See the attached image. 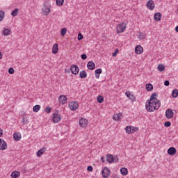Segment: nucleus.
<instances>
[{
	"instance_id": "obj_37",
	"label": "nucleus",
	"mask_w": 178,
	"mask_h": 178,
	"mask_svg": "<svg viewBox=\"0 0 178 178\" xmlns=\"http://www.w3.org/2000/svg\"><path fill=\"white\" fill-rule=\"evenodd\" d=\"M97 102H99V104H102V102H104V97L99 95L97 97Z\"/></svg>"
},
{
	"instance_id": "obj_36",
	"label": "nucleus",
	"mask_w": 178,
	"mask_h": 178,
	"mask_svg": "<svg viewBox=\"0 0 178 178\" xmlns=\"http://www.w3.org/2000/svg\"><path fill=\"white\" fill-rule=\"evenodd\" d=\"M131 126H127L125 128L126 130V133H127V134H131Z\"/></svg>"
},
{
	"instance_id": "obj_33",
	"label": "nucleus",
	"mask_w": 178,
	"mask_h": 178,
	"mask_svg": "<svg viewBox=\"0 0 178 178\" xmlns=\"http://www.w3.org/2000/svg\"><path fill=\"white\" fill-rule=\"evenodd\" d=\"M40 109H41V106H40L38 104L34 106L33 108V111L34 112H38Z\"/></svg>"
},
{
	"instance_id": "obj_22",
	"label": "nucleus",
	"mask_w": 178,
	"mask_h": 178,
	"mask_svg": "<svg viewBox=\"0 0 178 178\" xmlns=\"http://www.w3.org/2000/svg\"><path fill=\"white\" fill-rule=\"evenodd\" d=\"M102 73V69L99 68L95 71V76L96 79H99V75Z\"/></svg>"
},
{
	"instance_id": "obj_7",
	"label": "nucleus",
	"mask_w": 178,
	"mask_h": 178,
	"mask_svg": "<svg viewBox=\"0 0 178 178\" xmlns=\"http://www.w3.org/2000/svg\"><path fill=\"white\" fill-rule=\"evenodd\" d=\"M70 70L72 74H74L75 76L79 74V66L76 65H72L70 67Z\"/></svg>"
},
{
	"instance_id": "obj_25",
	"label": "nucleus",
	"mask_w": 178,
	"mask_h": 178,
	"mask_svg": "<svg viewBox=\"0 0 178 178\" xmlns=\"http://www.w3.org/2000/svg\"><path fill=\"white\" fill-rule=\"evenodd\" d=\"M20 176V172L18 171H14L11 173V177L12 178H17Z\"/></svg>"
},
{
	"instance_id": "obj_1",
	"label": "nucleus",
	"mask_w": 178,
	"mask_h": 178,
	"mask_svg": "<svg viewBox=\"0 0 178 178\" xmlns=\"http://www.w3.org/2000/svg\"><path fill=\"white\" fill-rule=\"evenodd\" d=\"M161 106V101L159 100H149L146 102L145 108L147 112H154L158 111Z\"/></svg>"
},
{
	"instance_id": "obj_11",
	"label": "nucleus",
	"mask_w": 178,
	"mask_h": 178,
	"mask_svg": "<svg viewBox=\"0 0 178 178\" xmlns=\"http://www.w3.org/2000/svg\"><path fill=\"white\" fill-rule=\"evenodd\" d=\"M58 101L60 104H62V105H65V104L67 101V97H66L65 95H62L58 97Z\"/></svg>"
},
{
	"instance_id": "obj_23",
	"label": "nucleus",
	"mask_w": 178,
	"mask_h": 178,
	"mask_svg": "<svg viewBox=\"0 0 178 178\" xmlns=\"http://www.w3.org/2000/svg\"><path fill=\"white\" fill-rule=\"evenodd\" d=\"M158 97V93L156 92H153L152 94V95L150 96V99L149 100H152V101H159V99H158L156 97Z\"/></svg>"
},
{
	"instance_id": "obj_47",
	"label": "nucleus",
	"mask_w": 178,
	"mask_h": 178,
	"mask_svg": "<svg viewBox=\"0 0 178 178\" xmlns=\"http://www.w3.org/2000/svg\"><path fill=\"white\" fill-rule=\"evenodd\" d=\"M170 84V82H169V81L166 80L164 81V86H165V87H168Z\"/></svg>"
},
{
	"instance_id": "obj_34",
	"label": "nucleus",
	"mask_w": 178,
	"mask_h": 178,
	"mask_svg": "<svg viewBox=\"0 0 178 178\" xmlns=\"http://www.w3.org/2000/svg\"><path fill=\"white\" fill-rule=\"evenodd\" d=\"M3 17H5V11L0 10V22L3 20Z\"/></svg>"
},
{
	"instance_id": "obj_17",
	"label": "nucleus",
	"mask_w": 178,
	"mask_h": 178,
	"mask_svg": "<svg viewBox=\"0 0 178 178\" xmlns=\"http://www.w3.org/2000/svg\"><path fill=\"white\" fill-rule=\"evenodd\" d=\"M106 161L108 163H113V162H118V157L115 159L113 156H106Z\"/></svg>"
},
{
	"instance_id": "obj_29",
	"label": "nucleus",
	"mask_w": 178,
	"mask_h": 178,
	"mask_svg": "<svg viewBox=\"0 0 178 178\" xmlns=\"http://www.w3.org/2000/svg\"><path fill=\"white\" fill-rule=\"evenodd\" d=\"M3 34L6 37H8V35H10V30H9L8 29H4L3 31Z\"/></svg>"
},
{
	"instance_id": "obj_13",
	"label": "nucleus",
	"mask_w": 178,
	"mask_h": 178,
	"mask_svg": "<svg viewBox=\"0 0 178 178\" xmlns=\"http://www.w3.org/2000/svg\"><path fill=\"white\" fill-rule=\"evenodd\" d=\"M88 123V121L86 118H81L79 120V124L81 127H87Z\"/></svg>"
},
{
	"instance_id": "obj_21",
	"label": "nucleus",
	"mask_w": 178,
	"mask_h": 178,
	"mask_svg": "<svg viewBox=\"0 0 178 178\" xmlns=\"http://www.w3.org/2000/svg\"><path fill=\"white\" fill-rule=\"evenodd\" d=\"M120 173L122 176H127L129 175V170L126 168H122L120 169Z\"/></svg>"
},
{
	"instance_id": "obj_52",
	"label": "nucleus",
	"mask_w": 178,
	"mask_h": 178,
	"mask_svg": "<svg viewBox=\"0 0 178 178\" xmlns=\"http://www.w3.org/2000/svg\"><path fill=\"white\" fill-rule=\"evenodd\" d=\"M113 178H120V177H119V175H113Z\"/></svg>"
},
{
	"instance_id": "obj_50",
	"label": "nucleus",
	"mask_w": 178,
	"mask_h": 178,
	"mask_svg": "<svg viewBox=\"0 0 178 178\" xmlns=\"http://www.w3.org/2000/svg\"><path fill=\"white\" fill-rule=\"evenodd\" d=\"M125 95L127 97V98H129V97H131V93H130V92L127 91V92H126Z\"/></svg>"
},
{
	"instance_id": "obj_8",
	"label": "nucleus",
	"mask_w": 178,
	"mask_h": 178,
	"mask_svg": "<svg viewBox=\"0 0 178 178\" xmlns=\"http://www.w3.org/2000/svg\"><path fill=\"white\" fill-rule=\"evenodd\" d=\"M146 5L149 10H154V8H155V3H154L152 0H149Z\"/></svg>"
},
{
	"instance_id": "obj_18",
	"label": "nucleus",
	"mask_w": 178,
	"mask_h": 178,
	"mask_svg": "<svg viewBox=\"0 0 178 178\" xmlns=\"http://www.w3.org/2000/svg\"><path fill=\"white\" fill-rule=\"evenodd\" d=\"M59 51V47L58 46V44L56 43L53 45L52 47V54H54V55H56V54H58V51Z\"/></svg>"
},
{
	"instance_id": "obj_28",
	"label": "nucleus",
	"mask_w": 178,
	"mask_h": 178,
	"mask_svg": "<svg viewBox=\"0 0 178 178\" xmlns=\"http://www.w3.org/2000/svg\"><path fill=\"white\" fill-rule=\"evenodd\" d=\"M172 98H177L178 97V90L174 89L172 92Z\"/></svg>"
},
{
	"instance_id": "obj_31",
	"label": "nucleus",
	"mask_w": 178,
	"mask_h": 178,
	"mask_svg": "<svg viewBox=\"0 0 178 178\" xmlns=\"http://www.w3.org/2000/svg\"><path fill=\"white\" fill-rule=\"evenodd\" d=\"M157 69L159 72H163V70H165V65L163 64H160L158 65Z\"/></svg>"
},
{
	"instance_id": "obj_6",
	"label": "nucleus",
	"mask_w": 178,
	"mask_h": 178,
	"mask_svg": "<svg viewBox=\"0 0 178 178\" xmlns=\"http://www.w3.org/2000/svg\"><path fill=\"white\" fill-rule=\"evenodd\" d=\"M69 108L71 111H76L79 108V103L77 102H71L69 104Z\"/></svg>"
},
{
	"instance_id": "obj_54",
	"label": "nucleus",
	"mask_w": 178,
	"mask_h": 178,
	"mask_svg": "<svg viewBox=\"0 0 178 178\" xmlns=\"http://www.w3.org/2000/svg\"><path fill=\"white\" fill-rule=\"evenodd\" d=\"M3 56V54L0 51V60L2 59V57Z\"/></svg>"
},
{
	"instance_id": "obj_15",
	"label": "nucleus",
	"mask_w": 178,
	"mask_h": 178,
	"mask_svg": "<svg viewBox=\"0 0 178 178\" xmlns=\"http://www.w3.org/2000/svg\"><path fill=\"white\" fill-rule=\"evenodd\" d=\"M176 152H177V150L174 147H171L168 149V154L171 156H173V155H175Z\"/></svg>"
},
{
	"instance_id": "obj_56",
	"label": "nucleus",
	"mask_w": 178,
	"mask_h": 178,
	"mask_svg": "<svg viewBox=\"0 0 178 178\" xmlns=\"http://www.w3.org/2000/svg\"><path fill=\"white\" fill-rule=\"evenodd\" d=\"M175 31L178 33V25L175 27Z\"/></svg>"
},
{
	"instance_id": "obj_26",
	"label": "nucleus",
	"mask_w": 178,
	"mask_h": 178,
	"mask_svg": "<svg viewBox=\"0 0 178 178\" xmlns=\"http://www.w3.org/2000/svg\"><path fill=\"white\" fill-rule=\"evenodd\" d=\"M17 15H19V8H15L12 11L11 16H13V17H16Z\"/></svg>"
},
{
	"instance_id": "obj_53",
	"label": "nucleus",
	"mask_w": 178,
	"mask_h": 178,
	"mask_svg": "<svg viewBox=\"0 0 178 178\" xmlns=\"http://www.w3.org/2000/svg\"><path fill=\"white\" fill-rule=\"evenodd\" d=\"M102 162H105V157H101Z\"/></svg>"
},
{
	"instance_id": "obj_14",
	"label": "nucleus",
	"mask_w": 178,
	"mask_h": 178,
	"mask_svg": "<svg viewBox=\"0 0 178 178\" xmlns=\"http://www.w3.org/2000/svg\"><path fill=\"white\" fill-rule=\"evenodd\" d=\"M88 70H94L95 69V63L92 61H89L87 64Z\"/></svg>"
},
{
	"instance_id": "obj_20",
	"label": "nucleus",
	"mask_w": 178,
	"mask_h": 178,
	"mask_svg": "<svg viewBox=\"0 0 178 178\" xmlns=\"http://www.w3.org/2000/svg\"><path fill=\"white\" fill-rule=\"evenodd\" d=\"M154 20L159 22L162 19V14L161 13H156L154 15Z\"/></svg>"
},
{
	"instance_id": "obj_40",
	"label": "nucleus",
	"mask_w": 178,
	"mask_h": 178,
	"mask_svg": "<svg viewBox=\"0 0 178 178\" xmlns=\"http://www.w3.org/2000/svg\"><path fill=\"white\" fill-rule=\"evenodd\" d=\"M138 131V127L131 126V134Z\"/></svg>"
},
{
	"instance_id": "obj_30",
	"label": "nucleus",
	"mask_w": 178,
	"mask_h": 178,
	"mask_svg": "<svg viewBox=\"0 0 178 178\" xmlns=\"http://www.w3.org/2000/svg\"><path fill=\"white\" fill-rule=\"evenodd\" d=\"M120 116H122V113H118L115 115L113 118L114 120H116L117 122H119L120 120Z\"/></svg>"
},
{
	"instance_id": "obj_42",
	"label": "nucleus",
	"mask_w": 178,
	"mask_h": 178,
	"mask_svg": "<svg viewBox=\"0 0 178 178\" xmlns=\"http://www.w3.org/2000/svg\"><path fill=\"white\" fill-rule=\"evenodd\" d=\"M138 38H139V40H144V38H145V35L140 33L138 35Z\"/></svg>"
},
{
	"instance_id": "obj_32",
	"label": "nucleus",
	"mask_w": 178,
	"mask_h": 178,
	"mask_svg": "<svg viewBox=\"0 0 178 178\" xmlns=\"http://www.w3.org/2000/svg\"><path fill=\"white\" fill-rule=\"evenodd\" d=\"M57 6H62L65 3V0H56Z\"/></svg>"
},
{
	"instance_id": "obj_12",
	"label": "nucleus",
	"mask_w": 178,
	"mask_h": 178,
	"mask_svg": "<svg viewBox=\"0 0 178 178\" xmlns=\"http://www.w3.org/2000/svg\"><path fill=\"white\" fill-rule=\"evenodd\" d=\"M173 111L172 109H168L165 111V116L167 118V119H172V118H173Z\"/></svg>"
},
{
	"instance_id": "obj_46",
	"label": "nucleus",
	"mask_w": 178,
	"mask_h": 178,
	"mask_svg": "<svg viewBox=\"0 0 178 178\" xmlns=\"http://www.w3.org/2000/svg\"><path fill=\"white\" fill-rule=\"evenodd\" d=\"M129 99H131L132 101V102H134V101H136V97H134V95H131V96L129 97Z\"/></svg>"
},
{
	"instance_id": "obj_27",
	"label": "nucleus",
	"mask_w": 178,
	"mask_h": 178,
	"mask_svg": "<svg viewBox=\"0 0 178 178\" xmlns=\"http://www.w3.org/2000/svg\"><path fill=\"white\" fill-rule=\"evenodd\" d=\"M146 90L147 91H152L154 90V86H152L151 83H147Z\"/></svg>"
},
{
	"instance_id": "obj_38",
	"label": "nucleus",
	"mask_w": 178,
	"mask_h": 178,
	"mask_svg": "<svg viewBox=\"0 0 178 178\" xmlns=\"http://www.w3.org/2000/svg\"><path fill=\"white\" fill-rule=\"evenodd\" d=\"M23 124H29V120L26 117L22 118Z\"/></svg>"
},
{
	"instance_id": "obj_5",
	"label": "nucleus",
	"mask_w": 178,
	"mask_h": 178,
	"mask_svg": "<svg viewBox=\"0 0 178 178\" xmlns=\"http://www.w3.org/2000/svg\"><path fill=\"white\" fill-rule=\"evenodd\" d=\"M62 120V115L60 114L54 113L53 114L52 121L54 123H59Z\"/></svg>"
},
{
	"instance_id": "obj_57",
	"label": "nucleus",
	"mask_w": 178,
	"mask_h": 178,
	"mask_svg": "<svg viewBox=\"0 0 178 178\" xmlns=\"http://www.w3.org/2000/svg\"><path fill=\"white\" fill-rule=\"evenodd\" d=\"M106 156H113V155L111 154H107Z\"/></svg>"
},
{
	"instance_id": "obj_10",
	"label": "nucleus",
	"mask_w": 178,
	"mask_h": 178,
	"mask_svg": "<svg viewBox=\"0 0 178 178\" xmlns=\"http://www.w3.org/2000/svg\"><path fill=\"white\" fill-rule=\"evenodd\" d=\"M135 52L137 54V55H140V54H143L144 52V49H143V47L141 45H138L135 48Z\"/></svg>"
},
{
	"instance_id": "obj_24",
	"label": "nucleus",
	"mask_w": 178,
	"mask_h": 178,
	"mask_svg": "<svg viewBox=\"0 0 178 178\" xmlns=\"http://www.w3.org/2000/svg\"><path fill=\"white\" fill-rule=\"evenodd\" d=\"M80 79H86L87 77V72L86 70L81 71L79 73Z\"/></svg>"
},
{
	"instance_id": "obj_55",
	"label": "nucleus",
	"mask_w": 178,
	"mask_h": 178,
	"mask_svg": "<svg viewBox=\"0 0 178 178\" xmlns=\"http://www.w3.org/2000/svg\"><path fill=\"white\" fill-rule=\"evenodd\" d=\"M65 72H66L67 73H70L71 70H65Z\"/></svg>"
},
{
	"instance_id": "obj_16",
	"label": "nucleus",
	"mask_w": 178,
	"mask_h": 178,
	"mask_svg": "<svg viewBox=\"0 0 178 178\" xmlns=\"http://www.w3.org/2000/svg\"><path fill=\"white\" fill-rule=\"evenodd\" d=\"M13 138L15 141H20V140L22 139V134H20V133L19 132L14 133Z\"/></svg>"
},
{
	"instance_id": "obj_19",
	"label": "nucleus",
	"mask_w": 178,
	"mask_h": 178,
	"mask_svg": "<svg viewBox=\"0 0 178 178\" xmlns=\"http://www.w3.org/2000/svg\"><path fill=\"white\" fill-rule=\"evenodd\" d=\"M47 151V147H43L38 150L36 153L37 156H41V155H44Z\"/></svg>"
},
{
	"instance_id": "obj_45",
	"label": "nucleus",
	"mask_w": 178,
	"mask_h": 178,
	"mask_svg": "<svg viewBox=\"0 0 178 178\" xmlns=\"http://www.w3.org/2000/svg\"><path fill=\"white\" fill-rule=\"evenodd\" d=\"M81 59H83V60H86V59H87V54H81Z\"/></svg>"
},
{
	"instance_id": "obj_39",
	"label": "nucleus",
	"mask_w": 178,
	"mask_h": 178,
	"mask_svg": "<svg viewBox=\"0 0 178 178\" xmlns=\"http://www.w3.org/2000/svg\"><path fill=\"white\" fill-rule=\"evenodd\" d=\"M52 111V108L51 107H46V108L44 109V112H46L47 113H51Z\"/></svg>"
},
{
	"instance_id": "obj_4",
	"label": "nucleus",
	"mask_w": 178,
	"mask_h": 178,
	"mask_svg": "<svg viewBox=\"0 0 178 178\" xmlns=\"http://www.w3.org/2000/svg\"><path fill=\"white\" fill-rule=\"evenodd\" d=\"M126 26H127L126 23H122L118 24L116 28L118 34H120L121 33H123V31L126 30V27H127Z\"/></svg>"
},
{
	"instance_id": "obj_41",
	"label": "nucleus",
	"mask_w": 178,
	"mask_h": 178,
	"mask_svg": "<svg viewBox=\"0 0 178 178\" xmlns=\"http://www.w3.org/2000/svg\"><path fill=\"white\" fill-rule=\"evenodd\" d=\"M164 126L165 127H170V126H172V123L170 121H167L164 123Z\"/></svg>"
},
{
	"instance_id": "obj_9",
	"label": "nucleus",
	"mask_w": 178,
	"mask_h": 178,
	"mask_svg": "<svg viewBox=\"0 0 178 178\" xmlns=\"http://www.w3.org/2000/svg\"><path fill=\"white\" fill-rule=\"evenodd\" d=\"M6 148H8V144H6V142L3 139L0 138V149L3 151Z\"/></svg>"
},
{
	"instance_id": "obj_48",
	"label": "nucleus",
	"mask_w": 178,
	"mask_h": 178,
	"mask_svg": "<svg viewBox=\"0 0 178 178\" xmlns=\"http://www.w3.org/2000/svg\"><path fill=\"white\" fill-rule=\"evenodd\" d=\"M87 170L88 172H92V170H93L92 166H91V165L88 166Z\"/></svg>"
},
{
	"instance_id": "obj_43",
	"label": "nucleus",
	"mask_w": 178,
	"mask_h": 178,
	"mask_svg": "<svg viewBox=\"0 0 178 178\" xmlns=\"http://www.w3.org/2000/svg\"><path fill=\"white\" fill-rule=\"evenodd\" d=\"M83 38H84V37L81 35V33H79L78 34V41H81V40H83Z\"/></svg>"
},
{
	"instance_id": "obj_2",
	"label": "nucleus",
	"mask_w": 178,
	"mask_h": 178,
	"mask_svg": "<svg viewBox=\"0 0 178 178\" xmlns=\"http://www.w3.org/2000/svg\"><path fill=\"white\" fill-rule=\"evenodd\" d=\"M51 3L49 0H46L44 2L43 7L42 8V13L44 16H48L51 13Z\"/></svg>"
},
{
	"instance_id": "obj_49",
	"label": "nucleus",
	"mask_w": 178,
	"mask_h": 178,
	"mask_svg": "<svg viewBox=\"0 0 178 178\" xmlns=\"http://www.w3.org/2000/svg\"><path fill=\"white\" fill-rule=\"evenodd\" d=\"M119 53V49H116L115 52L113 53V56H117L118 54Z\"/></svg>"
},
{
	"instance_id": "obj_44",
	"label": "nucleus",
	"mask_w": 178,
	"mask_h": 178,
	"mask_svg": "<svg viewBox=\"0 0 178 178\" xmlns=\"http://www.w3.org/2000/svg\"><path fill=\"white\" fill-rule=\"evenodd\" d=\"M8 73H9V74H13V73H15V70L12 67L9 68Z\"/></svg>"
},
{
	"instance_id": "obj_3",
	"label": "nucleus",
	"mask_w": 178,
	"mask_h": 178,
	"mask_svg": "<svg viewBox=\"0 0 178 178\" xmlns=\"http://www.w3.org/2000/svg\"><path fill=\"white\" fill-rule=\"evenodd\" d=\"M111 169L108 167H104L102 170V175L103 178H108L111 176Z\"/></svg>"
},
{
	"instance_id": "obj_35",
	"label": "nucleus",
	"mask_w": 178,
	"mask_h": 178,
	"mask_svg": "<svg viewBox=\"0 0 178 178\" xmlns=\"http://www.w3.org/2000/svg\"><path fill=\"white\" fill-rule=\"evenodd\" d=\"M67 31V29H66V28H63V29H61V31H60L61 35H62L63 37H65V35H66Z\"/></svg>"
},
{
	"instance_id": "obj_51",
	"label": "nucleus",
	"mask_w": 178,
	"mask_h": 178,
	"mask_svg": "<svg viewBox=\"0 0 178 178\" xmlns=\"http://www.w3.org/2000/svg\"><path fill=\"white\" fill-rule=\"evenodd\" d=\"M3 134V131L2 130V129L0 128V137H1Z\"/></svg>"
}]
</instances>
